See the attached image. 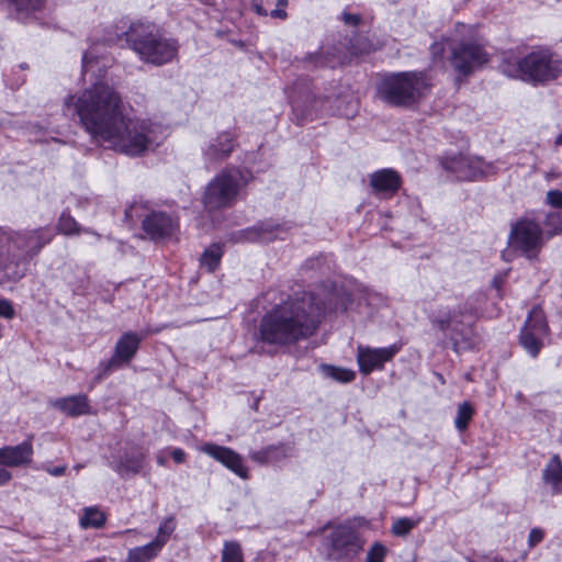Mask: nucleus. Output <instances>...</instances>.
Segmentation results:
<instances>
[{"mask_svg": "<svg viewBox=\"0 0 562 562\" xmlns=\"http://www.w3.org/2000/svg\"><path fill=\"white\" fill-rule=\"evenodd\" d=\"M64 110L77 115L92 137L131 157L154 150L164 139L162 126L149 119L130 116L121 94L104 80L68 95Z\"/></svg>", "mask_w": 562, "mask_h": 562, "instance_id": "nucleus-1", "label": "nucleus"}, {"mask_svg": "<svg viewBox=\"0 0 562 562\" xmlns=\"http://www.w3.org/2000/svg\"><path fill=\"white\" fill-rule=\"evenodd\" d=\"M337 311L310 292L295 294L268 311L259 325L260 339L288 346L311 337L327 311Z\"/></svg>", "mask_w": 562, "mask_h": 562, "instance_id": "nucleus-2", "label": "nucleus"}, {"mask_svg": "<svg viewBox=\"0 0 562 562\" xmlns=\"http://www.w3.org/2000/svg\"><path fill=\"white\" fill-rule=\"evenodd\" d=\"M337 311L310 292L295 294L268 311L259 325L260 339L288 346L311 337L327 311Z\"/></svg>", "mask_w": 562, "mask_h": 562, "instance_id": "nucleus-3", "label": "nucleus"}, {"mask_svg": "<svg viewBox=\"0 0 562 562\" xmlns=\"http://www.w3.org/2000/svg\"><path fill=\"white\" fill-rule=\"evenodd\" d=\"M337 311L310 292L295 294L268 311L259 325L260 339L288 346L311 337L327 311Z\"/></svg>", "mask_w": 562, "mask_h": 562, "instance_id": "nucleus-4", "label": "nucleus"}, {"mask_svg": "<svg viewBox=\"0 0 562 562\" xmlns=\"http://www.w3.org/2000/svg\"><path fill=\"white\" fill-rule=\"evenodd\" d=\"M429 321L448 337L456 352L471 349L477 342L472 327L473 310L467 302L440 304L429 314Z\"/></svg>", "mask_w": 562, "mask_h": 562, "instance_id": "nucleus-5", "label": "nucleus"}, {"mask_svg": "<svg viewBox=\"0 0 562 562\" xmlns=\"http://www.w3.org/2000/svg\"><path fill=\"white\" fill-rule=\"evenodd\" d=\"M125 41L143 63L154 66L173 61L179 50L177 40L166 36L150 23H133L125 32Z\"/></svg>", "mask_w": 562, "mask_h": 562, "instance_id": "nucleus-6", "label": "nucleus"}, {"mask_svg": "<svg viewBox=\"0 0 562 562\" xmlns=\"http://www.w3.org/2000/svg\"><path fill=\"white\" fill-rule=\"evenodd\" d=\"M431 88L423 71H401L385 75L376 87V95L393 106H411L425 98Z\"/></svg>", "mask_w": 562, "mask_h": 562, "instance_id": "nucleus-7", "label": "nucleus"}, {"mask_svg": "<svg viewBox=\"0 0 562 562\" xmlns=\"http://www.w3.org/2000/svg\"><path fill=\"white\" fill-rule=\"evenodd\" d=\"M250 175L236 167L221 170L206 184L202 203L207 211L232 207L248 184Z\"/></svg>", "mask_w": 562, "mask_h": 562, "instance_id": "nucleus-8", "label": "nucleus"}, {"mask_svg": "<svg viewBox=\"0 0 562 562\" xmlns=\"http://www.w3.org/2000/svg\"><path fill=\"white\" fill-rule=\"evenodd\" d=\"M53 238L49 229L3 234L0 236V269H5L15 258L33 257Z\"/></svg>", "mask_w": 562, "mask_h": 562, "instance_id": "nucleus-9", "label": "nucleus"}, {"mask_svg": "<svg viewBox=\"0 0 562 562\" xmlns=\"http://www.w3.org/2000/svg\"><path fill=\"white\" fill-rule=\"evenodd\" d=\"M517 71L525 81L544 82L562 72V61L549 50H533L518 61Z\"/></svg>", "mask_w": 562, "mask_h": 562, "instance_id": "nucleus-10", "label": "nucleus"}, {"mask_svg": "<svg viewBox=\"0 0 562 562\" xmlns=\"http://www.w3.org/2000/svg\"><path fill=\"white\" fill-rule=\"evenodd\" d=\"M288 99L292 105L293 114L299 124L317 112L326 102V98L316 94L307 78L296 79L286 90Z\"/></svg>", "mask_w": 562, "mask_h": 562, "instance_id": "nucleus-11", "label": "nucleus"}, {"mask_svg": "<svg viewBox=\"0 0 562 562\" xmlns=\"http://www.w3.org/2000/svg\"><path fill=\"white\" fill-rule=\"evenodd\" d=\"M542 246V231L530 220L518 221L508 237L509 250L517 251L531 259L536 257Z\"/></svg>", "mask_w": 562, "mask_h": 562, "instance_id": "nucleus-12", "label": "nucleus"}, {"mask_svg": "<svg viewBox=\"0 0 562 562\" xmlns=\"http://www.w3.org/2000/svg\"><path fill=\"white\" fill-rule=\"evenodd\" d=\"M549 336V326L547 324L542 310L533 307L520 330L519 341L526 352L536 358L544 341Z\"/></svg>", "mask_w": 562, "mask_h": 562, "instance_id": "nucleus-13", "label": "nucleus"}, {"mask_svg": "<svg viewBox=\"0 0 562 562\" xmlns=\"http://www.w3.org/2000/svg\"><path fill=\"white\" fill-rule=\"evenodd\" d=\"M442 167L458 180H475L495 172L494 164L465 155L446 157Z\"/></svg>", "mask_w": 562, "mask_h": 562, "instance_id": "nucleus-14", "label": "nucleus"}, {"mask_svg": "<svg viewBox=\"0 0 562 562\" xmlns=\"http://www.w3.org/2000/svg\"><path fill=\"white\" fill-rule=\"evenodd\" d=\"M450 61L460 76H469L488 61L482 46L475 43H461L451 52Z\"/></svg>", "mask_w": 562, "mask_h": 562, "instance_id": "nucleus-15", "label": "nucleus"}, {"mask_svg": "<svg viewBox=\"0 0 562 562\" xmlns=\"http://www.w3.org/2000/svg\"><path fill=\"white\" fill-rule=\"evenodd\" d=\"M328 555L333 560H339L356 555L362 549V540L357 531L347 525L335 528L328 538Z\"/></svg>", "mask_w": 562, "mask_h": 562, "instance_id": "nucleus-16", "label": "nucleus"}, {"mask_svg": "<svg viewBox=\"0 0 562 562\" xmlns=\"http://www.w3.org/2000/svg\"><path fill=\"white\" fill-rule=\"evenodd\" d=\"M143 337L133 331L124 333L115 344L112 358L103 366L104 373L128 363L136 355Z\"/></svg>", "mask_w": 562, "mask_h": 562, "instance_id": "nucleus-17", "label": "nucleus"}, {"mask_svg": "<svg viewBox=\"0 0 562 562\" xmlns=\"http://www.w3.org/2000/svg\"><path fill=\"white\" fill-rule=\"evenodd\" d=\"M400 348L392 345L384 348L358 347L357 361L359 369L363 374H370L375 369H381L383 364L390 361Z\"/></svg>", "mask_w": 562, "mask_h": 562, "instance_id": "nucleus-18", "label": "nucleus"}, {"mask_svg": "<svg viewBox=\"0 0 562 562\" xmlns=\"http://www.w3.org/2000/svg\"><path fill=\"white\" fill-rule=\"evenodd\" d=\"M236 147V136L231 132H222L202 146V153L206 161L218 164L228 159Z\"/></svg>", "mask_w": 562, "mask_h": 562, "instance_id": "nucleus-19", "label": "nucleus"}, {"mask_svg": "<svg viewBox=\"0 0 562 562\" xmlns=\"http://www.w3.org/2000/svg\"><path fill=\"white\" fill-rule=\"evenodd\" d=\"M200 450L216 461L221 462L239 477H248V470L244 465L241 457L234 450L214 443H205L200 448Z\"/></svg>", "mask_w": 562, "mask_h": 562, "instance_id": "nucleus-20", "label": "nucleus"}, {"mask_svg": "<svg viewBox=\"0 0 562 562\" xmlns=\"http://www.w3.org/2000/svg\"><path fill=\"white\" fill-rule=\"evenodd\" d=\"M401 176L393 169H381L369 176L372 192L379 199H391L401 187Z\"/></svg>", "mask_w": 562, "mask_h": 562, "instance_id": "nucleus-21", "label": "nucleus"}, {"mask_svg": "<svg viewBox=\"0 0 562 562\" xmlns=\"http://www.w3.org/2000/svg\"><path fill=\"white\" fill-rule=\"evenodd\" d=\"M143 228L151 238H161L172 235L178 223L169 213L154 211L144 218Z\"/></svg>", "mask_w": 562, "mask_h": 562, "instance_id": "nucleus-22", "label": "nucleus"}, {"mask_svg": "<svg viewBox=\"0 0 562 562\" xmlns=\"http://www.w3.org/2000/svg\"><path fill=\"white\" fill-rule=\"evenodd\" d=\"M33 446L30 440L18 446H5L0 448V464L4 467H24L31 463Z\"/></svg>", "mask_w": 562, "mask_h": 562, "instance_id": "nucleus-23", "label": "nucleus"}, {"mask_svg": "<svg viewBox=\"0 0 562 562\" xmlns=\"http://www.w3.org/2000/svg\"><path fill=\"white\" fill-rule=\"evenodd\" d=\"M285 227L273 222L259 223L245 231L247 241L270 243L277 238H284Z\"/></svg>", "mask_w": 562, "mask_h": 562, "instance_id": "nucleus-24", "label": "nucleus"}, {"mask_svg": "<svg viewBox=\"0 0 562 562\" xmlns=\"http://www.w3.org/2000/svg\"><path fill=\"white\" fill-rule=\"evenodd\" d=\"M50 404L56 409L70 417H78L91 413L88 396L85 394L59 397L52 401Z\"/></svg>", "mask_w": 562, "mask_h": 562, "instance_id": "nucleus-25", "label": "nucleus"}, {"mask_svg": "<svg viewBox=\"0 0 562 562\" xmlns=\"http://www.w3.org/2000/svg\"><path fill=\"white\" fill-rule=\"evenodd\" d=\"M146 461V456L136 449L125 451L113 469L122 476L140 473Z\"/></svg>", "mask_w": 562, "mask_h": 562, "instance_id": "nucleus-26", "label": "nucleus"}, {"mask_svg": "<svg viewBox=\"0 0 562 562\" xmlns=\"http://www.w3.org/2000/svg\"><path fill=\"white\" fill-rule=\"evenodd\" d=\"M542 480L553 494L562 493V461L559 456H553L547 463L542 470Z\"/></svg>", "mask_w": 562, "mask_h": 562, "instance_id": "nucleus-27", "label": "nucleus"}, {"mask_svg": "<svg viewBox=\"0 0 562 562\" xmlns=\"http://www.w3.org/2000/svg\"><path fill=\"white\" fill-rule=\"evenodd\" d=\"M288 0H254L252 7L260 15H270L274 19H285Z\"/></svg>", "mask_w": 562, "mask_h": 562, "instance_id": "nucleus-28", "label": "nucleus"}, {"mask_svg": "<svg viewBox=\"0 0 562 562\" xmlns=\"http://www.w3.org/2000/svg\"><path fill=\"white\" fill-rule=\"evenodd\" d=\"M57 229L60 234L71 236V235H78L80 233L91 234L93 235L97 240L101 238L100 234L93 232L90 228H81L80 225L77 223V221L68 213L64 212L61 213Z\"/></svg>", "mask_w": 562, "mask_h": 562, "instance_id": "nucleus-29", "label": "nucleus"}, {"mask_svg": "<svg viewBox=\"0 0 562 562\" xmlns=\"http://www.w3.org/2000/svg\"><path fill=\"white\" fill-rule=\"evenodd\" d=\"M11 10L20 21H26L33 13L43 5V0H8Z\"/></svg>", "mask_w": 562, "mask_h": 562, "instance_id": "nucleus-30", "label": "nucleus"}, {"mask_svg": "<svg viewBox=\"0 0 562 562\" xmlns=\"http://www.w3.org/2000/svg\"><path fill=\"white\" fill-rule=\"evenodd\" d=\"M223 248L220 244H212L200 257V266L209 272H213L220 265L223 257Z\"/></svg>", "mask_w": 562, "mask_h": 562, "instance_id": "nucleus-31", "label": "nucleus"}, {"mask_svg": "<svg viewBox=\"0 0 562 562\" xmlns=\"http://www.w3.org/2000/svg\"><path fill=\"white\" fill-rule=\"evenodd\" d=\"M161 550L151 541L142 547H135L127 553L125 562H149L156 558Z\"/></svg>", "mask_w": 562, "mask_h": 562, "instance_id": "nucleus-32", "label": "nucleus"}, {"mask_svg": "<svg viewBox=\"0 0 562 562\" xmlns=\"http://www.w3.org/2000/svg\"><path fill=\"white\" fill-rule=\"evenodd\" d=\"M176 527L177 522L173 516L164 518L159 524L157 536L151 542L160 550H162V548L166 546L169 538L176 530Z\"/></svg>", "mask_w": 562, "mask_h": 562, "instance_id": "nucleus-33", "label": "nucleus"}, {"mask_svg": "<svg viewBox=\"0 0 562 562\" xmlns=\"http://www.w3.org/2000/svg\"><path fill=\"white\" fill-rule=\"evenodd\" d=\"M319 369L326 378L333 379L340 383L351 382L356 376L355 372L351 370L330 364H322Z\"/></svg>", "mask_w": 562, "mask_h": 562, "instance_id": "nucleus-34", "label": "nucleus"}, {"mask_svg": "<svg viewBox=\"0 0 562 562\" xmlns=\"http://www.w3.org/2000/svg\"><path fill=\"white\" fill-rule=\"evenodd\" d=\"M104 514L94 507L86 508L82 517L80 518V526L85 529L100 528L104 525Z\"/></svg>", "mask_w": 562, "mask_h": 562, "instance_id": "nucleus-35", "label": "nucleus"}, {"mask_svg": "<svg viewBox=\"0 0 562 562\" xmlns=\"http://www.w3.org/2000/svg\"><path fill=\"white\" fill-rule=\"evenodd\" d=\"M284 457L282 450L278 447L270 446L250 453V458L258 463L277 462Z\"/></svg>", "mask_w": 562, "mask_h": 562, "instance_id": "nucleus-36", "label": "nucleus"}, {"mask_svg": "<svg viewBox=\"0 0 562 562\" xmlns=\"http://www.w3.org/2000/svg\"><path fill=\"white\" fill-rule=\"evenodd\" d=\"M422 518H411V517H400L395 518L391 531L393 535L397 537H405L407 536L419 522Z\"/></svg>", "mask_w": 562, "mask_h": 562, "instance_id": "nucleus-37", "label": "nucleus"}, {"mask_svg": "<svg viewBox=\"0 0 562 562\" xmlns=\"http://www.w3.org/2000/svg\"><path fill=\"white\" fill-rule=\"evenodd\" d=\"M474 409L468 402H463L458 406L457 416L454 418V426L459 431L467 429L470 420L472 419Z\"/></svg>", "mask_w": 562, "mask_h": 562, "instance_id": "nucleus-38", "label": "nucleus"}, {"mask_svg": "<svg viewBox=\"0 0 562 562\" xmlns=\"http://www.w3.org/2000/svg\"><path fill=\"white\" fill-rule=\"evenodd\" d=\"M100 64L102 67L106 66V61H101L92 49L86 52L82 56L83 75L87 76L90 74L91 77H93L95 70H100Z\"/></svg>", "mask_w": 562, "mask_h": 562, "instance_id": "nucleus-39", "label": "nucleus"}, {"mask_svg": "<svg viewBox=\"0 0 562 562\" xmlns=\"http://www.w3.org/2000/svg\"><path fill=\"white\" fill-rule=\"evenodd\" d=\"M221 562H243L240 546L236 542H226L222 552Z\"/></svg>", "mask_w": 562, "mask_h": 562, "instance_id": "nucleus-40", "label": "nucleus"}, {"mask_svg": "<svg viewBox=\"0 0 562 562\" xmlns=\"http://www.w3.org/2000/svg\"><path fill=\"white\" fill-rule=\"evenodd\" d=\"M544 227L549 234H559L562 232V211L555 210L547 214Z\"/></svg>", "mask_w": 562, "mask_h": 562, "instance_id": "nucleus-41", "label": "nucleus"}, {"mask_svg": "<svg viewBox=\"0 0 562 562\" xmlns=\"http://www.w3.org/2000/svg\"><path fill=\"white\" fill-rule=\"evenodd\" d=\"M386 553L387 548L383 543L374 542L367 553L366 562H384Z\"/></svg>", "mask_w": 562, "mask_h": 562, "instance_id": "nucleus-42", "label": "nucleus"}, {"mask_svg": "<svg viewBox=\"0 0 562 562\" xmlns=\"http://www.w3.org/2000/svg\"><path fill=\"white\" fill-rule=\"evenodd\" d=\"M547 203L555 209H560L562 211V191L560 190H550L547 193Z\"/></svg>", "mask_w": 562, "mask_h": 562, "instance_id": "nucleus-43", "label": "nucleus"}, {"mask_svg": "<svg viewBox=\"0 0 562 562\" xmlns=\"http://www.w3.org/2000/svg\"><path fill=\"white\" fill-rule=\"evenodd\" d=\"M15 315L14 308L11 302L7 299L0 297V317L11 319Z\"/></svg>", "mask_w": 562, "mask_h": 562, "instance_id": "nucleus-44", "label": "nucleus"}, {"mask_svg": "<svg viewBox=\"0 0 562 562\" xmlns=\"http://www.w3.org/2000/svg\"><path fill=\"white\" fill-rule=\"evenodd\" d=\"M544 538V531L541 528H532L528 535V547L533 548Z\"/></svg>", "mask_w": 562, "mask_h": 562, "instance_id": "nucleus-45", "label": "nucleus"}, {"mask_svg": "<svg viewBox=\"0 0 562 562\" xmlns=\"http://www.w3.org/2000/svg\"><path fill=\"white\" fill-rule=\"evenodd\" d=\"M430 50L435 59L441 58L445 50V42L434 43L430 47Z\"/></svg>", "mask_w": 562, "mask_h": 562, "instance_id": "nucleus-46", "label": "nucleus"}, {"mask_svg": "<svg viewBox=\"0 0 562 562\" xmlns=\"http://www.w3.org/2000/svg\"><path fill=\"white\" fill-rule=\"evenodd\" d=\"M171 457L177 463H182L186 459V453L182 449L176 448L172 450Z\"/></svg>", "mask_w": 562, "mask_h": 562, "instance_id": "nucleus-47", "label": "nucleus"}, {"mask_svg": "<svg viewBox=\"0 0 562 562\" xmlns=\"http://www.w3.org/2000/svg\"><path fill=\"white\" fill-rule=\"evenodd\" d=\"M342 20L346 24H350V25H357L358 22H359V16L356 15V14H350V13H344L342 14Z\"/></svg>", "mask_w": 562, "mask_h": 562, "instance_id": "nucleus-48", "label": "nucleus"}, {"mask_svg": "<svg viewBox=\"0 0 562 562\" xmlns=\"http://www.w3.org/2000/svg\"><path fill=\"white\" fill-rule=\"evenodd\" d=\"M46 471L53 475V476H60L65 474L66 472V465L55 467V468H47Z\"/></svg>", "mask_w": 562, "mask_h": 562, "instance_id": "nucleus-49", "label": "nucleus"}, {"mask_svg": "<svg viewBox=\"0 0 562 562\" xmlns=\"http://www.w3.org/2000/svg\"><path fill=\"white\" fill-rule=\"evenodd\" d=\"M11 477L12 475L8 470L0 468V486L7 484Z\"/></svg>", "mask_w": 562, "mask_h": 562, "instance_id": "nucleus-50", "label": "nucleus"}, {"mask_svg": "<svg viewBox=\"0 0 562 562\" xmlns=\"http://www.w3.org/2000/svg\"><path fill=\"white\" fill-rule=\"evenodd\" d=\"M555 144L557 145L562 144V133L557 137Z\"/></svg>", "mask_w": 562, "mask_h": 562, "instance_id": "nucleus-51", "label": "nucleus"}, {"mask_svg": "<svg viewBox=\"0 0 562 562\" xmlns=\"http://www.w3.org/2000/svg\"><path fill=\"white\" fill-rule=\"evenodd\" d=\"M157 462L160 464V465H165V460L160 457H158L157 459Z\"/></svg>", "mask_w": 562, "mask_h": 562, "instance_id": "nucleus-52", "label": "nucleus"}, {"mask_svg": "<svg viewBox=\"0 0 562 562\" xmlns=\"http://www.w3.org/2000/svg\"><path fill=\"white\" fill-rule=\"evenodd\" d=\"M82 467L80 464L76 465L75 469L76 470H80Z\"/></svg>", "mask_w": 562, "mask_h": 562, "instance_id": "nucleus-53", "label": "nucleus"}, {"mask_svg": "<svg viewBox=\"0 0 562 562\" xmlns=\"http://www.w3.org/2000/svg\"><path fill=\"white\" fill-rule=\"evenodd\" d=\"M335 300H337V293L331 295Z\"/></svg>", "mask_w": 562, "mask_h": 562, "instance_id": "nucleus-54", "label": "nucleus"}, {"mask_svg": "<svg viewBox=\"0 0 562 562\" xmlns=\"http://www.w3.org/2000/svg\"><path fill=\"white\" fill-rule=\"evenodd\" d=\"M350 307H348L347 305H344V310L347 311L349 310Z\"/></svg>", "mask_w": 562, "mask_h": 562, "instance_id": "nucleus-55", "label": "nucleus"}]
</instances>
